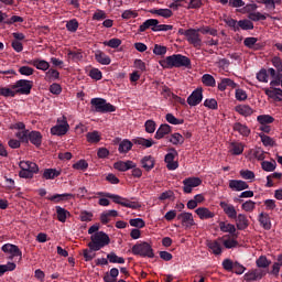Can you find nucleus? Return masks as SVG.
<instances>
[{"mask_svg":"<svg viewBox=\"0 0 282 282\" xmlns=\"http://www.w3.org/2000/svg\"><path fill=\"white\" fill-rule=\"evenodd\" d=\"M98 195L100 197H107V198H99L98 200L99 206H109V204L111 203L108 199H112L115 204H119V206H123L124 208H131L132 210H138L142 208V204H140V202L129 200V198H124L118 194L99 192Z\"/></svg>","mask_w":282,"mask_h":282,"instance_id":"obj_1","label":"nucleus"},{"mask_svg":"<svg viewBox=\"0 0 282 282\" xmlns=\"http://www.w3.org/2000/svg\"><path fill=\"white\" fill-rule=\"evenodd\" d=\"M160 65L164 67V69H173V67H191V58L182 54H173L161 61Z\"/></svg>","mask_w":282,"mask_h":282,"instance_id":"obj_2","label":"nucleus"},{"mask_svg":"<svg viewBox=\"0 0 282 282\" xmlns=\"http://www.w3.org/2000/svg\"><path fill=\"white\" fill-rule=\"evenodd\" d=\"M111 243V239L109 238V235L105 231H97L94 235L90 236V242L88 243V248L90 250H102L105 246H109Z\"/></svg>","mask_w":282,"mask_h":282,"instance_id":"obj_3","label":"nucleus"},{"mask_svg":"<svg viewBox=\"0 0 282 282\" xmlns=\"http://www.w3.org/2000/svg\"><path fill=\"white\" fill-rule=\"evenodd\" d=\"M200 30L199 29H178L177 34H180V36H184L186 37L187 43H189V45H193V47H195L196 50H199V47H202L203 42H202V35H199Z\"/></svg>","mask_w":282,"mask_h":282,"instance_id":"obj_4","label":"nucleus"},{"mask_svg":"<svg viewBox=\"0 0 282 282\" xmlns=\"http://www.w3.org/2000/svg\"><path fill=\"white\" fill-rule=\"evenodd\" d=\"M273 67L268 68V72L272 78L270 82L271 87H279V83L282 78V59L279 56H274L271 59Z\"/></svg>","mask_w":282,"mask_h":282,"instance_id":"obj_5","label":"nucleus"},{"mask_svg":"<svg viewBox=\"0 0 282 282\" xmlns=\"http://www.w3.org/2000/svg\"><path fill=\"white\" fill-rule=\"evenodd\" d=\"M90 105L93 106L91 111H95V113H113L116 111V106L107 102L105 98H93Z\"/></svg>","mask_w":282,"mask_h":282,"instance_id":"obj_6","label":"nucleus"},{"mask_svg":"<svg viewBox=\"0 0 282 282\" xmlns=\"http://www.w3.org/2000/svg\"><path fill=\"white\" fill-rule=\"evenodd\" d=\"M132 254L134 257H142L148 258V259H153L155 257V252L153 251V247L151 243L143 241V242H137L132 249H131Z\"/></svg>","mask_w":282,"mask_h":282,"instance_id":"obj_7","label":"nucleus"},{"mask_svg":"<svg viewBox=\"0 0 282 282\" xmlns=\"http://www.w3.org/2000/svg\"><path fill=\"white\" fill-rule=\"evenodd\" d=\"M32 87H34V82L30 79H20L12 85L15 94H20L21 96H30L32 94Z\"/></svg>","mask_w":282,"mask_h":282,"instance_id":"obj_8","label":"nucleus"},{"mask_svg":"<svg viewBox=\"0 0 282 282\" xmlns=\"http://www.w3.org/2000/svg\"><path fill=\"white\" fill-rule=\"evenodd\" d=\"M178 153L175 148H170L167 150V153L165 154L164 162L166 164L167 171H177L180 169V163L175 161V158H177Z\"/></svg>","mask_w":282,"mask_h":282,"instance_id":"obj_9","label":"nucleus"},{"mask_svg":"<svg viewBox=\"0 0 282 282\" xmlns=\"http://www.w3.org/2000/svg\"><path fill=\"white\" fill-rule=\"evenodd\" d=\"M67 131H69V123L67 122V118L62 117V119H57V124L51 128V135H66Z\"/></svg>","mask_w":282,"mask_h":282,"instance_id":"obj_10","label":"nucleus"},{"mask_svg":"<svg viewBox=\"0 0 282 282\" xmlns=\"http://www.w3.org/2000/svg\"><path fill=\"white\" fill-rule=\"evenodd\" d=\"M197 186H202V178L197 176H189L183 181V192L186 195L193 193V189Z\"/></svg>","mask_w":282,"mask_h":282,"instance_id":"obj_11","label":"nucleus"},{"mask_svg":"<svg viewBox=\"0 0 282 282\" xmlns=\"http://www.w3.org/2000/svg\"><path fill=\"white\" fill-rule=\"evenodd\" d=\"M202 100H204V90L202 88H196L187 97V105H189V107H197Z\"/></svg>","mask_w":282,"mask_h":282,"instance_id":"obj_12","label":"nucleus"},{"mask_svg":"<svg viewBox=\"0 0 282 282\" xmlns=\"http://www.w3.org/2000/svg\"><path fill=\"white\" fill-rule=\"evenodd\" d=\"M177 220L181 221L183 228H193L195 226V219L193 218V214L188 212H183L178 214Z\"/></svg>","mask_w":282,"mask_h":282,"instance_id":"obj_13","label":"nucleus"},{"mask_svg":"<svg viewBox=\"0 0 282 282\" xmlns=\"http://www.w3.org/2000/svg\"><path fill=\"white\" fill-rule=\"evenodd\" d=\"M2 252H6L10 256V259H14V257H20L22 259L23 252L19 249V246L12 243H6L1 247Z\"/></svg>","mask_w":282,"mask_h":282,"instance_id":"obj_14","label":"nucleus"},{"mask_svg":"<svg viewBox=\"0 0 282 282\" xmlns=\"http://www.w3.org/2000/svg\"><path fill=\"white\" fill-rule=\"evenodd\" d=\"M76 195L72 193L64 194H54L52 196H47L46 199L48 202H53L54 204H61V202H69V199H75Z\"/></svg>","mask_w":282,"mask_h":282,"instance_id":"obj_15","label":"nucleus"},{"mask_svg":"<svg viewBox=\"0 0 282 282\" xmlns=\"http://www.w3.org/2000/svg\"><path fill=\"white\" fill-rule=\"evenodd\" d=\"M135 166V162L128 160V161H117L113 163V169L116 171H120V173H127V171H131Z\"/></svg>","mask_w":282,"mask_h":282,"instance_id":"obj_16","label":"nucleus"},{"mask_svg":"<svg viewBox=\"0 0 282 282\" xmlns=\"http://www.w3.org/2000/svg\"><path fill=\"white\" fill-rule=\"evenodd\" d=\"M29 142L36 149H40L43 144V134L36 130L29 131Z\"/></svg>","mask_w":282,"mask_h":282,"instance_id":"obj_17","label":"nucleus"},{"mask_svg":"<svg viewBox=\"0 0 282 282\" xmlns=\"http://www.w3.org/2000/svg\"><path fill=\"white\" fill-rule=\"evenodd\" d=\"M258 221L261 226V228H263V230H271L272 229V219L270 218V214L268 213H260L258 215Z\"/></svg>","mask_w":282,"mask_h":282,"instance_id":"obj_18","label":"nucleus"},{"mask_svg":"<svg viewBox=\"0 0 282 282\" xmlns=\"http://www.w3.org/2000/svg\"><path fill=\"white\" fill-rule=\"evenodd\" d=\"M229 188L239 193L241 191H247V188H250V185H248L246 181L229 180Z\"/></svg>","mask_w":282,"mask_h":282,"instance_id":"obj_19","label":"nucleus"},{"mask_svg":"<svg viewBox=\"0 0 282 282\" xmlns=\"http://www.w3.org/2000/svg\"><path fill=\"white\" fill-rule=\"evenodd\" d=\"M220 208H223L225 215H227V217L229 219H237V209L235 208V205L232 204H228L226 202H220Z\"/></svg>","mask_w":282,"mask_h":282,"instance_id":"obj_20","label":"nucleus"},{"mask_svg":"<svg viewBox=\"0 0 282 282\" xmlns=\"http://www.w3.org/2000/svg\"><path fill=\"white\" fill-rule=\"evenodd\" d=\"M171 131H173V128H171V126L167 123H163L158 128L154 138L155 140H162L163 138H166Z\"/></svg>","mask_w":282,"mask_h":282,"instance_id":"obj_21","label":"nucleus"},{"mask_svg":"<svg viewBox=\"0 0 282 282\" xmlns=\"http://www.w3.org/2000/svg\"><path fill=\"white\" fill-rule=\"evenodd\" d=\"M62 173L61 169L48 167L44 170L42 177L43 180H56V177H61Z\"/></svg>","mask_w":282,"mask_h":282,"instance_id":"obj_22","label":"nucleus"},{"mask_svg":"<svg viewBox=\"0 0 282 282\" xmlns=\"http://www.w3.org/2000/svg\"><path fill=\"white\" fill-rule=\"evenodd\" d=\"M28 65H32L33 67H36L41 72H47L50 69V62L41 58H35L26 62Z\"/></svg>","mask_w":282,"mask_h":282,"instance_id":"obj_23","label":"nucleus"},{"mask_svg":"<svg viewBox=\"0 0 282 282\" xmlns=\"http://www.w3.org/2000/svg\"><path fill=\"white\" fill-rule=\"evenodd\" d=\"M234 131L242 135V138H248L251 133L250 128L246 123L236 122L232 126Z\"/></svg>","mask_w":282,"mask_h":282,"instance_id":"obj_24","label":"nucleus"},{"mask_svg":"<svg viewBox=\"0 0 282 282\" xmlns=\"http://www.w3.org/2000/svg\"><path fill=\"white\" fill-rule=\"evenodd\" d=\"M141 166L147 171L148 173L150 171H153L155 169V158L152 155H145L141 159Z\"/></svg>","mask_w":282,"mask_h":282,"instance_id":"obj_25","label":"nucleus"},{"mask_svg":"<svg viewBox=\"0 0 282 282\" xmlns=\"http://www.w3.org/2000/svg\"><path fill=\"white\" fill-rule=\"evenodd\" d=\"M133 141L129 140V139H123L119 142V148L118 151L121 155H127V153H129V151H131L133 149Z\"/></svg>","mask_w":282,"mask_h":282,"instance_id":"obj_26","label":"nucleus"},{"mask_svg":"<svg viewBox=\"0 0 282 282\" xmlns=\"http://www.w3.org/2000/svg\"><path fill=\"white\" fill-rule=\"evenodd\" d=\"M235 111L239 113V116H242L243 118H250L254 113V110L252 107L248 105H238L235 107Z\"/></svg>","mask_w":282,"mask_h":282,"instance_id":"obj_27","label":"nucleus"},{"mask_svg":"<svg viewBox=\"0 0 282 282\" xmlns=\"http://www.w3.org/2000/svg\"><path fill=\"white\" fill-rule=\"evenodd\" d=\"M133 144H137V147H142L143 149H151L153 144H155L153 139H144L142 137H137L132 139Z\"/></svg>","mask_w":282,"mask_h":282,"instance_id":"obj_28","label":"nucleus"},{"mask_svg":"<svg viewBox=\"0 0 282 282\" xmlns=\"http://www.w3.org/2000/svg\"><path fill=\"white\" fill-rule=\"evenodd\" d=\"M234 219L236 221V227L238 230H246V228H248V216H246L245 214H238Z\"/></svg>","mask_w":282,"mask_h":282,"instance_id":"obj_29","label":"nucleus"},{"mask_svg":"<svg viewBox=\"0 0 282 282\" xmlns=\"http://www.w3.org/2000/svg\"><path fill=\"white\" fill-rule=\"evenodd\" d=\"M109 217H118V210L116 209H109V210H105L100 214V223L104 225V226H107V224H109V221H111L109 219Z\"/></svg>","mask_w":282,"mask_h":282,"instance_id":"obj_30","label":"nucleus"},{"mask_svg":"<svg viewBox=\"0 0 282 282\" xmlns=\"http://www.w3.org/2000/svg\"><path fill=\"white\" fill-rule=\"evenodd\" d=\"M219 229L221 232H229L231 237H237V227L230 223L220 221L219 223Z\"/></svg>","mask_w":282,"mask_h":282,"instance_id":"obj_31","label":"nucleus"},{"mask_svg":"<svg viewBox=\"0 0 282 282\" xmlns=\"http://www.w3.org/2000/svg\"><path fill=\"white\" fill-rule=\"evenodd\" d=\"M55 210L57 220L61 221V224H65V221H67V217H72V213L61 206H55Z\"/></svg>","mask_w":282,"mask_h":282,"instance_id":"obj_32","label":"nucleus"},{"mask_svg":"<svg viewBox=\"0 0 282 282\" xmlns=\"http://www.w3.org/2000/svg\"><path fill=\"white\" fill-rule=\"evenodd\" d=\"M196 215L199 217V219H213L215 217V213L210 212V209L206 207H198L195 209Z\"/></svg>","mask_w":282,"mask_h":282,"instance_id":"obj_33","label":"nucleus"},{"mask_svg":"<svg viewBox=\"0 0 282 282\" xmlns=\"http://www.w3.org/2000/svg\"><path fill=\"white\" fill-rule=\"evenodd\" d=\"M149 12L150 14L162 17L163 19H171V17H173V10L171 9H150Z\"/></svg>","mask_w":282,"mask_h":282,"instance_id":"obj_34","label":"nucleus"},{"mask_svg":"<svg viewBox=\"0 0 282 282\" xmlns=\"http://www.w3.org/2000/svg\"><path fill=\"white\" fill-rule=\"evenodd\" d=\"M20 169H25L26 171H30L33 175H36V173H39V165L32 161H21Z\"/></svg>","mask_w":282,"mask_h":282,"instance_id":"obj_35","label":"nucleus"},{"mask_svg":"<svg viewBox=\"0 0 282 282\" xmlns=\"http://www.w3.org/2000/svg\"><path fill=\"white\" fill-rule=\"evenodd\" d=\"M160 24V21L158 19H148L145 20L140 26H139V32H147V30H149V28H158V25Z\"/></svg>","mask_w":282,"mask_h":282,"instance_id":"obj_36","label":"nucleus"},{"mask_svg":"<svg viewBox=\"0 0 282 282\" xmlns=\"http://www.w3.org/2000/svg\"><path fill=\"white\" fill-rule=\"evenodd\" d=\"M95 59L97 61V63H99V65H111V57H109V55H107L102 51H98L95 54Z\"/></svg>","mask_w":282,"mask_h":282,"instance_id":"obj_37","label":"nucleus"},{"mask_svg":"<svg viewBox=\"0 0 282 282\" xmlns=\"http://www.w3.org/2000/svg\"><path fill=\"white\" fill-rule=\"evenodd\" d=\"M243 279L247 282L261 281V279H263V273L259 272L258 270L248 271L245 273Z\"/></svg>","mask_w":282,"mask_h":282,"instance_id":"obj_38","label":"nucleus"},{"mask_svg":"<svg viewBox=\"0 0 282 282\" xmlns=\"http://www.w3.org/2000/svg\"><path fill=\"white\" fill-rule=\"evenodd\" d=\"M169 142H171V144H173L174 147H182V144H184L185 142V139L182 133L174 132L169 137Z\"/></svg>","mask_w":282,"mask_h":282,"instance_id":"obj_39","label":"nucleus"},{"mask_svg":"<svg viewBox=\"0 0 282 282\" xmlns=\"http://www.w3.org/2000/svg\"><path fill=\"white\" fill-rule=\"evenodd\" d=\"M207 248H209V250L216 257H219V254H221V252H224V250L221 248V243H219V241H217V240L208 241L207 242Z\"/></svg>","mask_w":282,"mask_h":282,"instance_id":"obj_40","label":"nucleus"},{"mask_svg":"<svg viewBox=\"0 0 282 282\" xmlns=\"http://www.w3.org/2000/svg\"><path fill=\"white\" fill-rule=\"evenodd\" d=\"M257 41H259L257 37H246L243 45L245 47H248V50H261V45L257 44Z\"/></svg>","mask_w":282,"mask_h":282,"instance_id":"obj_41","label":"nucleus"},{"mask_svg":"<svg viewBox=\"0 0 282 282\" xmlns=\"http://www.w3.org/2000/svg\"><path fill=\"white\" fill-rule=\"evenodd\" d=\"M227 87H231L235 89L237 87V83L230 78H223L221 82L218 84V90L219 91H226Z\"/></svg>","mask_w":282,"mask_h":282,"instance_id":"obj_42","label":"nucleus"},{"mask_svg":"<svg viewBox=\"0 0 282 282\" xmlns=\"http://www.w3.org/2000/svg\"><path fill=\"white\" fill-rule=\"evenodd\" d=\"M259 138H260L263 147H276V141H274V139H272V137H270L263 132H260Z\"/></svg>","mask_w":282,"mask_h":282,"instance_id":"obj_43","label":"nucleus"},{"mask_svg":"<svg viewBox=\"0 0 282 282\" xmlns=\"http://www.w3.org/2000/svg\"><path fill=\"white\" fill-rule=\"evenodd\" d=\"M225 238L227 239L223 241V245L227 250H232V248H237L239 246V241H237V237L230 238V236L227 235L225 236Z\"/></svg>","mask_w":282,"mask_h":282,"instance_id":"obj_44","label":"nucleus"},{"mask_svg":"<svg viewBox=\"0 0 282 282\" xmlns=\"http://www.w3.org/2000/svg\"><path fill=\"white\" fill-rule=\"evenodd\" d=\"M261 169L262 171H265V173H272L273 171H276V161H262Z\"/></svg>","mask_w":282,"mask_h":282,"instance_id":"obj_45","label":"nucleus"},{"mask_svg":"<svg viewBox=\"0 0 282 282\" xmlns=\"http://www.w3.org/2000/svg\"><path fill=\"white\" fill-rule=\"evenodd\" d=\"M268 17H270L269 13H261L259 11H256V12H250L248 14V19L251 20V21H265V19H268Z\"/></svg>","mask_w":282,"mask_h":282,"instance_id":"obj_46","label":"nucleus"},{"mask_svg":"<svg viewBox=\"0 0 282 282\" xmlns=\"http://www.w3.org/2000/svg\"><path fill=\"white\" fill-rule=\"evenodd\" d=\"M86 140L90 144H98V142H100V140H101L100 132H98L97 130H95L93 132H88L86 134Z\"/></svg>","mask_w":282,"mask_h":282,"instance_id":"obj_47","label":"nucleus"},{"mask_svg":"<svg viewBox=\"0 0 282 282\" xmlns=\"http://www.w3.org/2000/svg\"><path fill=\"white\" fill-rule=\"evenodd\" d=\"M239 30H254V23H252V21L248 19L240 20L238 21V32Z\"/></svg>","mask_w":282,"mask_h":282,"instance_id":"obj_48","label":"nucleus"},{"mask_svg":"<svg viewBox=\"0 0 282 282\" xmlns=\"http://www.w3.org/2000/svg\"><path fill=\"white\" fill-rule=\"evenodd\" d=\"M257 122L260 126L272 124V122H274V117L271 115H259L257 117Z\"/></svg>","mask_w":282,"mask_h":282,"instance_id":"obj_49","label":"nucleus"},{"mask_svg":"<svg viewBox=\"0 0 282 282\" xmlns=\"http://www.w3.org/2000/svg\"><path fill=\"white\" fill-rule=\"evenodd\" d=\"M256 78L259 83H268L269 78H270V72H268V69L265 68H261L257 74H256Z\"/></svg>","mask_w":282,"mask_h":282,"instance_id":"obj_50","label":"nucleus"},{"mask_svg":"<svg viewBox=\"0 0 282 282\" xmlns=\"http://www.w3.org/2000/svg\"><path fill=\"white\" fill-rule=\"evenodd\" d=\"M202 83L205 85V87H215V85H217L215 77L210 74H204L202 77Z\"/></svg>","mask_w":282,"mask_h":282,"instance_id":"obj_51","label":"nucleus"},{"mask_svg":"<svg viewBox=\"0 0 282 282\" xmlns=\"http://www.w3.org/2000/svg\"><path fill=\"white\" fill-rule=\"evenodd\" d=\"M272 261L268 259V257L265 256H260L257 260H256V265L257 268H270Z\"/></svg>","mask_w":282,"mask_h":282,"instance_id":"obj_52","label":"nucleus"},{"mask_svg":"<svg viewBox=\"0 0 282 282\" xmlns=\"http://www.w3.org/2000/svg\"><path fill=\"white\" fill-rule=\"evenodd\" d=\"M251 155L254 158V160H258L259 162H263L265 160V151H263L262 148H256L251 150Z\"/></svg>","mask_w":282,"mask_h":282,"instance_id":"obj_53","label":"nucleus"},{"mask_svg":"<svg viewBox=\"0 0 282 282\" xmlns=\"http://www.w3.org/2000/svg\"><path fill=\"white\" fill-rule=\"evenodd\" d=\"M230 147H231V154L232 155H241V153H243V149H245L243 143L232 142L230 144Z\"/></svg>","mask_w":282,"mask_h":282,"instance_id":"obj_54","label":"nucleus"},{"mask_svg":"<svg viewBox=\"0 0 282 282\" xmlns=\"http://www.w3.org/2000/svg\"><path fill=\"white\" fill-rule=\"evenodd\" d=\"M145 133H155V129H158V123L153 119H148L144 122Z\"/></svg>","mask_w":282,"mask_h":282,"instance_id":"obj_55","label":"nucleus"},{"mask_svg":"<svg viewBox=\"0 0 282 282\" xmlns=\"http://www.w3.org/2000/svg\"><path fill=\"white\" fill-rule=\"evenodd\" d=\"M0 96H3L4 98H14L17 96V90L8 87L0 88Z\"/></svg>","mask_w":282,"mask_h":282,"instance_id":"obj_56","label":"nucleus"},{"mask_svg":"<svg viewBox=\"0 0 282 282\" xmlns=\"http://www.w3.org/2000/svg\"><path fill=\"white\" fill-rule=\"evenodd\" d=\"M165 120L169 122V124H184V119H178L177 117H174L173 113H166Z\"/></svg>","mask_w":282,"mask_h":282,"instance_id":"obj_57","label":"nucleus"},{"mask_svg":"<svg viewBox=\"0 0 282 282\" xmlns=\"http://www.w3.org/2000/svg\"><path fill=\"white\" fill-rule=\"evenodd\" d=\"M282 89L281 88H274L273 90L267 89L265 95L269 96V98H275L276 100H281L282 98Z\"/></svg>","mask_w":282,"mask_h":282,"instance_id":"obj_58","label":"nucleus"},{"mask_svg":"<svg viewBox=\"0 0 282 282\" xmlns=\"http://www.w3.org/2000/svg\"><path fill=\"white\" fill-rule=\"evenodd\" d=\"M73 169L75 171H86L87 169H89V163H87L85 159H80L79 161L73 164Z\"/></svg>","mask_w":282,"mask_h":282,"instance_id":"obj_59","label":"nucleus"},{"mask_svg":"<svg viewBox=\"0 0 282 282\" xmlns=\"http://www.w3.org/2000/svg\"><path fill=\"white\" fill-rule=\"evenodd\" d=\"M107 259L109 261V263H124V258L122 257H118V254H116V252H110L107 254Z\"/></svg>","mask_w":282,"mask_h":282,"instance_id":"obj_60","label":"nucleus"},{"mask_svg":"<svg viewBox=\"0 0 282 282\" xmlns=\"http://www.w3.org/2000/svg\"><path fill=\"white\" fill-rule=\"evenodd\" d=\"M118 274H120L118 268H112L110 269V273H106V275L104 276V281L111 282L112 279H118Z\"/></svg>","mask_w":282,"mask_h":282,"instance_id":"obj_61","label":"nucleus"},{"mask_svg":"<svg viewBox=\"0 0 282 282\" xmlns=\"http://www.w3.org/2000/svg\"><path fill=\"white\" fill-rule=\"evenodd\" d=\"M129 224L137 229L144 228V226H147V223L142 218H131Z\"/></svg>","mask_w":282,"mask_h":282,"instance_id":"obj_62","label":"nucleus"},{"mask_svg":"<svg viewBox=\"0 0 282 282\" xmlns=\"http://www.w3.org/2000/svg\"><path fill=\"white\" fill-rule=\"evenodd\" d=\"M29 135L30 130H22L15 133V138H18L20 142H25V144L29 142Z\"/></svg>","mask_w":282,"mask_h":282,"instance_id":"obj_63","label":"nucleus"},{"mask_svg":"<svg viewBox=\"0 0 282 282\" xmlns=\"http://www.w3.org/2000/svg\"><path fill=\"white\" fill-rule=\"evenodd\" d=\"M66 30L68 32H77L78 31V20L72 19L66 23Z\"/></svg>","mask_w":282,"mask_h":282,"instance_id":"obj_64","label":"nucleus"}]
</instances>
